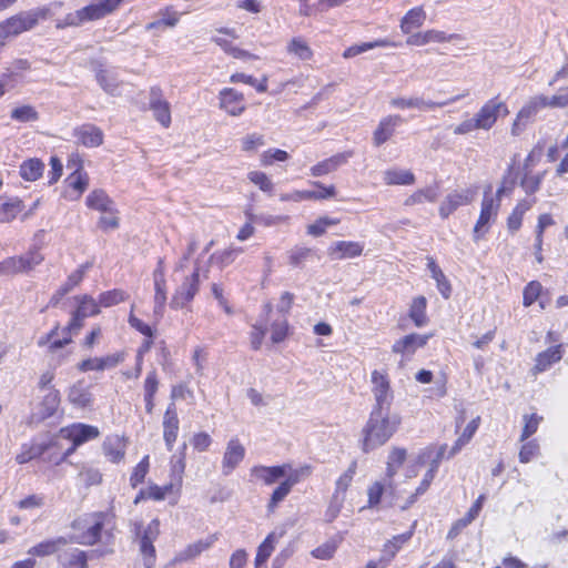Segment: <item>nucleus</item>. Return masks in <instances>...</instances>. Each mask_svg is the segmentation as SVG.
I'll return each instance as SVG.
<instances>
[{
	"label": "nucleus",
	"mask_w": 568,
	"mask_h": 568,
	"mask_svg": "<svg viewBox=\"0 0 568 568\" xmlns=\"http://www.w3.org/2000/svg\"><path fill=\"white\" fill-rule=\"evenodd\" d=\"M447 445L439 446L429 445L418 452L414 459V464L407 469V477L417 476L418 466H427L420 484L413 491H408L406 483L395 484L394 480L387 479L373 483L367 489L368 507H375L379 504L385 495L390 497V503L405 510L416 503L419 496L425 494L434 480L442 459L445 457Z\"/></svg>",
	"instance_id": "nucleus-1"
},
{
	"label": "nucleus",
	"mask_w": 568,
	"mask_h": 568,
	"mask_svg": "<svg viewBox=\"0 0 568 568\" xmlns=\"http://www.w3.org/2000/svg\"><path fill=\"white\" fill-rule=\"evenodd\" d=\"M250 473L252 481L262 483L266 486H271L280 479H283L273 490L267 504V509L273 511L277 505L290 495L295 485L311 476L312 467L310 465L293 467L292 464L277 466L256 465L251 468Z\"/></svg>",
	"instance_id": "nucleus-2"
},
{
	"label": "nucleus",
	"mask_w": 568,
	"mask_h": 568,
	"mask_svg": "<svg viewBox=\"0 0 568 568\" xmlns=\"http://www.w3.org/2000/svg\"><path fill=\"white\" fill-rule=\"evenodd\" d=\"M402 418L389 408L374 407L362 430V449L368 453L386 444L397 432Z\"/></svg>",
	"instance_id": "nucleus-3"
},
{
	"label": "nucleus",
	"mask_w": 568,
	"mask_h": 568,
	"mask_svg": "<svg viewBox=\"0 0 568 568\" xmlns=\"http://www.w3.org/2000/svg\"><path fill=\"white\" fill-rule=\"evenodd\" d=\"M513 186L514 180L508 182L505 179L495 195L487 192L484 194L480 204V213L473 230V237L475 242L484 239V236L489 232L490 226L497 220L503 194L510 191Z\"/></svg>",
	"instance_id": "nucleus-4"
},
{
	"label": "nucleus",
	"mask_w": 568,
	"mask_h": 568,
	"mask_svg": "<svg viewBox=\"0 0 568 568\" xmlns=\"http://www.w3.org/2000/svg\"><path fill=\"white\" fill-rule=\"evenodd\" d=\"M61 3H54L51 7L36 8L28 11H21L4 21L11 31V34H19L33 29L40 21L47 20L52 16V9L60 7Z\"/></svg>",
	"instance_id": "nucleus-5"
},
{
	"label": "nucleus",
	"mask_w": 568,
	"mask_h": 568,
	"mask_svg": "<svg viewBox=\"0 0 568 568\" xmlns=\"http://www.w3.org/2000/svg\"><path fill=\"white\" fill-rule=\"evenodd\" d=\"M103 514H92L81 518H78L72 525L71 541L92 545L99 537L101 529L104 525Z\"/></svg>",
	"instance_id": "nucleus-6"
},
{
	"label": "nucleus",
	"mask_w": 568,
	"mask_h": 568,
	"mask_svg": "<svg viewBox=\"0 0 568 568\" xmlns=\"http://www.w3.org/2000/svg\"><path fill=\"white\" fill-rule=\"evenodd\" d=\"M123 0H102L69 13L63 26H79L87 21H94L112 13Z\"/></svg>",
	"instance_id": "nucleus-7"
},
{
	"label": "nucleus",
	"mask_w": 568,
	"mask_h": 568,
	"mask_svg": "<svg viewBox=\"0 0 568 568\" xmlns=\"http://www.w3.org/2000/svg\"><path fill=\"white\" fill-rule=\"evenodd\" d=\"M136 536L140 540V552L143 556L146 568H152L155 561V548L153 542L160 535V521L153 519L146 527H135Z\"/></svg>",
	"instance_id": "nucleus-8"
},
{
	"label": "nucleus",
	"mask_w": 568,
	"mask_h": 568,
	"mask_svg": "<svg viewBox=\"0 0 568 568\" xmlns=\"http://www.w3.org/2000/svg\"><path fill=\"white\" fill-rule=\"evenodd\" d=\"M100 435L98 427L87 424H73L60 429L59 438L72 442L70 448L63 454L62 459L71 455L78 446L97 438Z\"/></svg>",
	"instance_id": "nucleus-9"
},
{
	"label": "nucleus",
	"mask_w": 568,
	"mask_h": 568,
	"mask_svg": "<svg viewBox=\"0 0 568 568\" xmlns=\"http://www.w3.org/2000/svg\"><path fill=\"white\" fill-rule=\"evenodd\" d=\"M200 286L199 270H194L190 275H184L180 284L176 285L170 306L174 310L185 307L196 295Z\"/></svg>",
	"instance_id": "nucleus-10"
},
{
	"label": "nucleus",
	"mask_w": 568,
	"mask_h": 568,
	"mask_svg": "<svg viewBox=\"0 0 568 568\" xmlns=\"http://www.w3.org/2000/svg\"><path fill=\"white\" fill-rule=\"evenodd\" d=\"M508 112V108L503 101L490 99L481 105L474 114V118L480 130L489 131L495 125L498 118L507 115Z\"/></svg>",
	"instance_id": "nucleus-11"
},
{
	"label": "nucleus",
	"mask_w": 568,
	"mask_h": 568,
	"mask_svg": "<svg viewBox=\"0 0 568 568\" xmlns=\"http://www.w3.org/2000/svg\"><path fill=\"white\" fill-rule=\"evenodd\" d=\"M372 393L375 399L374 407L389 408L393 400V390L388 375L381 371H373L371 374Z\"/></svg>",
	"instance_id": "nucleus-12"
},
{
	"label": "nucleus",
	"mask_w": 568,
	"mask_h": 568,
	"mask_svg": "<svg viewBox=\"0 0 568 568\" xmlns=\"http://www.w3.org/2000/svg\"><path fill=\"white\" fill-rule=\"evenodd\" d=\"M475 195L476 192L468 187L449 192L438 207L440 217L445 220L460 206L470 204L474 201Z\"/></svg>",
	"instance_id": "nucleus-13"
},
{
	"label": "nucleus",
	"mask_w": 568,
	"mask_h": 568,
	"mask_svg": "<svg viewBox=\"0 0 568 568\" xmlns=\"http://www.w3.org/2000/svg\"><path fill=\"white\" fill-rule=\"evenodd\" d=\"M463 97H464V94L454 97V98L449 99L448 101H444V102H435V101H430V100H425L420 97H409V98L396 97V98L390 99L389 104L393 108L399 109V110L417 109L420 111H432L437 108H443V106L447 105L448 103L456 102L457 100H459Z\"/></svg>",
	"instance_id": "nucleus-14"
},
{
	"label": "nucleus",
	"mask_w": 568,
	"mask_h": 568,
	"mask_svg": "<svg viewBox=\"0 0 568 568\" xmlns=\"http://www.w3.org/2000/svg\"><path fill=\"white\" fill-rule=\"evenodd\" d=\"M230 39H237L235 29L220 28L215 29L211 40L217 44L225 53L232 55L235 59H251L256 58L250 52L233 45Z\"/></svg>",
	"instance_id": "nucleus-15"
},
{
	"label": "nucleus",
	"mask_w": 568,
	"mask_h": 568,
	"mask_svg": "<svg viewBox=\"0 0 568 568\" xmlns=\"http://www.w3.org/2000/svg\"><path fill=\"white\" fill-rule=\"evenodd\" d=\"M154 283V310L153 313L158 317H162L168 300L166 280L163 260H159L158 266L153 272Z\"/></svg>",
	"instance_id": "nucleus-16"
},
{
	"label": "nucleus",
	"mask_w": 568,
	"mask_h": 568,
	"mask_svg": "<svg viewBox=\"0 0 568 568\" xmlns=\"http://www.w3.org/2000/svg\"><path fill=\"white\" fill-rule=\"evenodd\" d=\"M313 185L317 186L318 191L303 190V191H294L292 193H283L280 195V200L282 202L293 201V202H302V201H316V200H326L329 197H334L336 194V190L334 185L323 186L320 182H312Z\"/></svg>",
	"instance_id": "nucleus-17"
},
{
	"label": "nucleus",
	"mask_w": 568,
	"mask_h": 568,
	"mask_svg": "<svg viewBox=\"0 0 568 568\" xmlns=\"http://www.w3.org/2000/svg\"><path fill=\"white\" fill-rule=\"evenodd\" d=\"M245 447L237 438H232L225 448L222 459V471L224 475H230L244 459Z\"/></svg>",
	"instance_id": "nucleus-18"
},
{
	"label": "nucleus",
	"mask_w": 568,
	"mask_h": 568,
	"mask_svg": "<svg viewBox=\"0 0 568 568\" xmlns=\"http://www.w3.org/2000/svg\"><path fill=\"white\" fill-rule=\"evenodd\" d=\"M364 244L356 241H337L327 248V254L332 260L355 258L363 254Z\"/></svg>",
	"instance_id": "nucleus-19"
},
{
	"label": "nucleus",
	"mask_w": 568,
	"mask_h": 568,
	"mask_svg": "<svg viewBox=\"0 0 568 568\" xmlns=\"http://www.w3.org/2000/svg\"><path fill=\"white\" fill-rule=\"evenodd\" d=\"M68 400L77 408H91L93 404L91 386L83 379L75 382L68 390Z\"/></svg>",
	"instance_id": "nucleus-20"
},
{
	"label": "nucleus",
	"mask_w": 568,
	"mask_h": 568,
	"mask_svg": "<svg viewBox=\"0 0 568 568\" xmlns=\"http://www.w3.org/2000/svg\"><path fill=\"white\" fill-rule=\"evenodd\" d=\"M64 196L71 201H77L89 185V175L82 169H77L67 180Z\"/></svg>",
	"instance_id": "nucleus-21"
},
{
	"label": "nucleus",
	"mask_w": 568,
	"mask_h": 568,
	"mask_svg": "<svg viewBox=\"0 0 568 568\" xmlns=\"http://www.w3.org/2000/svg\"><path fill=\"white\" fill-rule=\"evenodd\" d=\"M242 93L231 88H225L220 92V106L232 116H239L245 110Z\"/></svg>",
	"instance_id": "nucleus-22"
},
{
	"label": "nucleus",
	"mask_w": 568,
	"mask_h": 568,
	"mask_svg": "<svg viewBox=\"0 0 568 568\" xmlns=\"http://www.w3.org/2000/svg\"><path fill=\"white\" fill-rule=\"evenodd\" d=\"M163 439L169 450L172 449L173 444L178 438L179 433V417L174 404H170L163 416Z\"/></svg>",
	"instance_id": "nucleus-23"
},
{
	"label": "nucleus",
	"mask_w": 568,
	"mask_h": 568,
	"mask_svg": "<svg viewBox=\"0 0 568 568\" xmlns=\"http://www.w3.org/2000/svg\"><path fill=\"white\" fill-rule=\"evenodd\" d=\"M59 404V393L57 390L49 389L42 397L41 402H39L34 407L32 418L40 422L51 417L57 412Z\"/></svg>",
	"instance_id": "nucleus-24"
},
{
	"label": "nucleus",
	"mask_w": 568,
	"mask_h": 568,
	"mask_svg": "<svg viewBox=\"0 0 568 568\" xmlns=\"http://www.w3.org/2000/svg\"><path fill=\"white\" fill-rule=\"evenodd\" d=\"M428 338V335L409 334L396 341L392 349L394 353L409 356L418 348L424 347Z\"/></svg>",
	"instance_id": "nucleus-25"
},
{
	"label": "nucleus",
	"mask_w": 568,
	"mask_h": 568,
	"mask_svg": "<svg viewBox=\"0 0 568 568\" xmlns=\"http://www.w3.org/2000/svg\"><path fill=\"white\" fill-rule=\"evenodd\" d=\"M399 115H387L383 118L373 134V142L376 146H381L388 141L395 133L396 126L402 123Z\"/></svg>",
	"instance_id": "nucleus-26"
},
{
	"label": "nucleus",
	"mask_w": 568,
	"mask_h": 568,
	"mask_svg": "<svg viewBox=\"0 0 568 568\" xmlns=\"http://www.w3.org/2000/svg\"><path fill=\"white\" fill-rule=\"evenodd\" d=\"M352 156H353V152H351V151L337 153V154L331 156L329 159H326V160L315 164L314 166H312L311 174L313 176H322V175L332 173L335 170H337L338 166L347 163V161Z\"/></svg>",
	"instance_id": "nucleus-27"
},
{
	"label": "nucleus",
	"mask_w": 568,
	"mask_h": 568,
	"mask_svg": "<svg viewBox=\"0 0 568 568\" xmlns=\"http://www.w3.org/2000/svg\"><path fill=\"white\" fill-rule=\"evenodd\" d=\"M78 142L87 148H97L103 143V132L93 124H83L74 132Z\"/></svg>",
	"instance_id": "nucleus-28"
},
{
	"label": "nucleus",
	"mask_w": 568,
	"mask_h": 568,
	"mask_svg": "<svg viewBox=\"0 0 568 568\" xmlns=\"http://www.w3.org/2000/svg\"><path fill=\"white\" fill-rule=\"evenodd\" d=\"M285 50L290 57L301 61H310L314 55L310 43L301 36L291 38L286 42Z\"/></svg>",
	"instance_id": "nucleus-29"
},
{
	"label": "nucleus",
	"mask_w": 568,
	"mask_h": 568,
	"mask_svg": "<svg viewBox=\"0 0 568 568\" xmlns=\"http://www.w3.org/2000/svg\"><path fill=\"white\" fill-rule=\"evenodd\" d=\"M23 210V203L16 196H0V223L13 221Z\"/></svg>",
	"instance_id": "nucleus-30"
},
{
	"label": "nucleus",
	"mask_w": 568,
	"mask_h": 568,
	"mask_svg": "<svg viewBox=\"0 0 568 568\" xmlns=\"http://www.w3.org/2000/svg\"><path fill=\"white\" fill-rule=\"evenodd\" d=\"M150 109L153 111L155 119L168 128L171 123V111L168 101L163 100L156 90L151 91Z\"/></svg>",
	"instance_id": "nucleus-31"
},
{
	"label": "nucleus",
	"mask_w": 568,
	"mask_h": 568,
	"mask_svg": "<svg viewBox=\"0 0 568 568\" xmlns=\"http://www.w3.org/2000/svg\"><path fill=\"white\" fill-rule=\"evenodd\" d=\"M284 536V531H272L267 535V537L264 539V541L258 546L256 557H255V566L256 568H260L262 565H264L267 559L271 557L272 552L275 549V546L278 544V541Z\"/></svg>",
	"instance_id": "nucleus-32"
},
{
	"label": "nucleus",
	"mask_w": 568,
	"mask_h": 568,
	"mask_svg": "<svg viewBox=\"0 0 568 568\" xmlns=\"http://www.w3.org/2000/svg\"><path fill=\"white\" fill-rule=\"evenodd\" d=\"M217 540L216 535L207 536L204 539L196 540L193 544H190L182 551L176 555L178 561H187L197 556H200L203 551L207 550L215 541Z\"/></svg>",
	"instance_id": "nucleus-33"
},
{
	"label": "nucleus",
	"mask_w": 568,
	"mask_h": 568,
	"mask_svg": "<svg viewBox=\"0 0 568 568\" xmlns=\"http://www.w3.org/2000/svg\"><path fill=\"white\" fill-rule=\"evenodd\" d=\"M126 442L115 435L110 436L104 440L103 450L106 458L114 464L120 463L125 455Z\"/></svg>",
	"instance_id": "nucleus-34"
},
{
	"label": "nucleus",
	"mask_w": 568,
	"mask_h": 568,
	"mask_svg": "<svg viewBox=\"0 0 568 568\" xmlns=\"http://www.w3.org/2000/svg\"><path fill=\"white\" fill-rule=\"evenodd\" d=\"M383 181L386 185H413L416 178L410 170L390 168L383 172Z\"/></svg>",
	"instance_id": "nucleus-35"
},
{
	"label": "nucleus",
	"mask_w": 568,
	"mask_h": 568,
	"mask_svg": "<svg viewBox=\"0 0 568 568\" xmlns=\"http://www.w3.org/2000/svg\"><path fill=\"white\" fill-rule=\"evenodd\" d=\"M479 423L480 417L477 416L466 425L462 434L458 436V438L449 449L447 458H452L455 455H457L463 449V447H465L470 442V439L473 438V436L475 435L479 427Z\"/></svg>",
	"instance_id": "nucleus-36"
},
{
	"label": "nucleus",
	"mask_w": 568,
	"mask_h": 568,
	"mask_svg": "<svg viewBox=\"0 0 568 568\" xmlns=\"http://www.w3.org/2000/svg\"><path fill=\"white\" fill-rule=\"evenodd\" d=\"M426 20V12L422 7L410 9L400 20V31L409 34L414 29L420 28Z\"/></svg>",
	"instance_id": "nucleus-37"
},
{
	"label": "nucleus",
	"mask_w": 568,
	"mask_h": 568,
	"mask_svg": "<svg viewBox=\"0 0 568 568\" xmlns=\"http://www.w3.org/2000/svg\"><path fill=\"white\" fill-rule=\"evenodd\" d=\"M58 559L62 568H87L85 552L78 548L60 554Z\"/></svg>",
	"instance_id": "nucleus-38"
},
{
	"label": "nucleus",
	"mask_w": 568,
	"mask_h": 568,
	"mask_svg": "<svg viewBox=\"0 0 568 568\" xmlns=\"http://www.w3.org/2000/svg\"><path fill=\"white\" fill-rule=\"evenodd\" d=\"M68 540L64 537L44 540L31 547L28 554L31 556L45 557L55 554L62 546L67 545Z\"/></svg>",
	"instance_id": "nucleus-39"
},
{
	"label": "nucleus",
	"mask_w": 568,
	"mask_h": 568,
	"mask_svg": "<svg viewBox=\"0 0 568 568\" xmlns=\"http://www.w3.org/2000/svg\"><path fill=\"white\" fill-rule=\"evenodd\" d=\"M438 199V186L428 185L423 189L416 190L405 200V205L413 206L425 202L434 203Z\"/></svg>",
	"instance_id": "nucleus-40"
},
{
	"label": "nucleus",
	"mask_w": 568,
	"mask_h": 568,
	"mask_svg": "<svg viewBox=\"0 0 568 568\" xmlns=\"http://www.w3.org/2000/svg\"><path fill=\"white\" fill-rule=\"evenodd\" d=\"M561 346H554L548 348L547 351L540 353L536 358V364L534 366V372L540 373L546 371L551 364L560 361L561 358Z\"/></svg>",
	"instance_id": "nucleus-41"
},
{
	"label": "nucleus",
	"mask_w": 568,
	"mask_h": 568,
	"mask_svg": "<svg viewBox=\"0 0 568 568\" xmlns=\"http://www.w3.org/2000/svg\"><path fill=\"white\" fill-rule=\"evenodd\" d=\"M87 206L100 212H109L113 207L112 200L102 190H94L87 196Z\"/></svg>",
	"instance_id": "nucleus-42"
},
{
	"label": "nucleus",
	"mask_w": 568,
	"mask_h": 568,
	"mask_svg": "<svg viewBox=\"0 0 568 568\" xmlns=\"http://www.w3.org/2000/svg\"><path fill=\"white\" fill-rule=\"evenodd\" d=\"M484 501L485 495H480L473 504V506L469 508L468 513L462 519L455 523V525L449 531V536L457 535L459 530L467 527L479 515Z\"/></svg>",
	"instance_id": "nucleus-43"
},
{
	"label": "nucleus",
	"mask_w": 568,
	"mask_h": 568,
	"mask_svg": "<svg viewBox=\"0 0 568 568\" xmlns=\"http://www.w3.org/2000/svg\"><path fill=\"white\" fill-rule=\"evenodd\" d=\"M428 268L430 271L432 277L436 281L437 288L443 297L448 298L452 293V286L446 278L445 274L440 270V267L436 264L433 257H428Z\"/></svg>",
	"instance_id": "nucleus-44"
},
{
	"label": "nucleus",
	"mask_w": 568,
	"mask_h": 568,
	"mask_svg": "<svg viewBox=\"0 0 568 568\" xmlns=\"http://www.w3.org/2000/svg\"><path fill=\"white\" fill-rule=\"evenodd\" d=\"M341 536H334L312 550V556L320 560H329L334 557L342 542Z\"/></svg>",
	"instance_id": "nucleus-45"
},
{
	"label": "nucleus",
	"mask_w": 568,
	"mask_h": 568,
	"mask_svg": "<svg viewBox=\"0 0 568 568\" xmlns=\"http://www.w3.org/2000/svg\"><path fill=\"white\" fill-rule=\"evenodd\" d=\"M426 305L427 301L424 296L415 297L410 304L409 317L417 327L427 323Z\"/></svg>",
	"instance_id": "nucleus-46"
},
{
	"label": "nucleus",
	"mask_w": 568,
	"mask_h": 568,
	"mask_svg": "<svg viewBox=\"0 0 568 568\" xmlns=\"http://www.w3.org/2000/svg\"><path fill=\"white\" fill-rule=\"evenodd\" d=\"M407 453L404 448H393L388 455L386 475L387 479L393 480L397 470L402 467L406 459Z\"/></svg>",
	"instance_id": "nucleus-47"
},
{
	"label": "nucleus",
	"mask_w": 568,
	"mask_h": 568,
	"mask_svg": "<svg viewBox=\"0 0 568 568\" xmlns=\"http://www.w3.org/2000/svg\"><path fill=\"white\" fill-rule=\"evenodd\" d=\"M10 118L20 123L36 122L39 120V113L34 106L30 104H21L13 108Z\"/></svg>",
	"instance_id": "nucleus-48"
},
{
	"label": "nucleus",
	"mask_w": 568,
	"mask_h": 568,
	"mask_svg": "<svg viewBox=\"0 0 568 568\" xmlns=\"http://www.w3.org/2000/svg\"><path fill=\"white\" fill-rule=\"evenodd\" d=\"M74 300L78 303L75 311L80 316L88 317L98 315L100 313L99 301H94L91 296L80 295L74 297Z\"/></svg>",
	"instance_id": "nucleus-49"
},
{
	"label": "nucleus",
	"mask_w": 568,
	"mask_h": 568,
	"mask_svg": "<svg viewBox=\"0 0 568 568\" xmlns=\"http://www.w3.org/2000/svg\"><path fill=\"white\" fill-rule=\"evenodd\" d=\"M180 13L168 8L164 11L159 13V18L149 23L146 29H163V28H173L179 22Z\"/></svg>",
	"instance_id": "nucleus-50"
},
{
	"label": "nucleus",
	"mask_w": 568,
	"mask_h": 568,
	"mask_svg": "<svg viewBox=\"0 0 568 568\" xmlns=\"http://www.w3.org/2000/svg\"><path fill=\"white\" fill-rule=\"evenodd\" d=\"M43 163L38 159H29L20 166V175L27 181L38 180L43 172Z\"/></svg>",
	"instance_id": "nucleus-51"
},
{
	"label": "nucleus",
	"mask_w": 568,
	"mask_h": 568,
	"mask_svg": "<svg viewBox=\"0 0 568 568\" xmlns=\"http://www.w3.org/2000/svg\"><path fill=\"white\" fill-rule=\"evenodd\" d=\"M179 490L173 481L164 486L151 485L145 490H142V496L153 500H163L168 495Z\"/></svg>",
	"instance_id": "nucleus-52"
},
{
	"label": "nucleus",
	"mask_w": 568,
	"mask_h": 568,
	"mask_svg": "<svg viewBox=\"0 0 568 568\" xmlns=\"http://www.w3.org/2000/svg\"><path fill=\"white\" fill-rule=\"evenodd\" d=\"M47 449V445L34 443L31 445H23L21 452L17 455L16 459L19 464H26L39 456Z\"/></svg>",
	"instance_id": "nucleus-53"
},
{
	"label": "nucleus",
	"mask_w": 568,
	"mask_h": 568,
	"mask_svg": "<svg viewBox=\"0 0 568 568\" xmlns=\"http://www.w3.org/2000/svg\"><path fill=\"white\" fill-rule=\"evenodd\" d=\"M356 468H357V463H356V460H353L349 464L348 468L336 480V488H335V493H334L335 495L345 497V493L353 481L354 475L356 473Z\"/></svg>",
	"instance_id": "nucleus-54"
},
{
	"label": "nucleus",
	"mask_w": 568,
	"mask_h": 568,
	"mask_svg": "<svg viewBox=\"0 0 568 568\" xmlns=\"http://www.w3.org/2000/svg\"><path fill=\"white\" fill-rule=\"evenodd\" d=\"M247 179L251 183L256 185L262 192L271 194L274 190V183L270 179V176L262 171H250L247 173Z\"/></svg>",
	"instance_id": "nucleus-55"
},
{
	"label": "nucleus",
	"mask_w": 568,
	"mask_h": 568,
	"mask_svg": "<svg viewBox=\"0 0 568 568\" xmlns=\"http://www.w3.org/2000/svg\"><path fill=\"white\" fill-rule=\"evenodd\" d=\"M544 108H549L548 97L540 94L531 98L520 111L532 120Z\"/></svg>",
	"instance_id": "nucleus-56"
},
{
	"label": "nucleus",
	"mask_w": 568,
	"mask_h": 568,
	"mask_svg": "<svg viewBox=\"0 0 568 568\" xmlns=\"http://www.w3.org/2000/svg\"><path fill=\"white\" fill-rule=\"evenodd\" d=\"M412 537V532L402 534L394 537L384 546V555L383 560L389 561L396 552L402 548V546Z\"/></svg>",
	"instance_id": "nucleus-57"
},
{
	"label": "nucleus",
	"mask_w": 568,
	"mask_h": 568,
	"mask_svg": "<svg viewBox=\"0 0 568 568\" xmlns=\"http://www.w3.org/2000/svg\"><path fill=\"white\" fill-rule=\"evenodd\" d=\"M288 159V153L281 149H268L260 155V162L262 166H271L275 162H285Z\"/></svg>",
	"instance_id": "nucleus-58"
},
{
	"label": "nucleus",
	"mask_w": 568,
	"mask_h": 568,
	"mask_svg": "<svg viewBox=\"0 0 568 568\" xmlns=\"http://www.w3.org/2000/svg\"><path fill=\"white\" fill-rule=\"evenodd\" d=\"M339 222V219L322 216L307 226V233L313 236H321L326 232L327 227L337 225Z\"/></svg>",
	"instance_id": "nucleus-59"
},
{
	"label": "nucleus",
	"mask_w": 568,
	"mask_h": 568,
	"mask_svg": "<svg viewBox=\"0 0 568 568\" xmlns=\"http://www.w3.org/2000/svg\"><path fill=\"white\" fill-rule=\"evenodd\" d=\"M185 470V454L182 452L179 456L171 459V477L172 481L180 488Z\"/></svg>",
	"instance_id": "nucleus-60"
},
{
	"label": "nucleus",
	"mask_w": 568,
	"mask_h": 568,
	"mask_svg": "<svg viewBox=\"0 0 568 568\" xmlns=\"http://www.w3.org/2000/svg\"><path fill=\"white\" fill-rule=\"evenodd\" d=\"M128 297L126 293L122 290H112L100 294L99 304L102 307H111L116 305Z\"/></svg>",
	"instance_id": "nucleus-61"
},
{
	"label": "nucleus",
	"mask_w": 568,
	"mask_h": 568,
	"mask_svg": "<svg viewBox=\"0 0 568 568\" xmlns=\"http://www.w3.org/2000/svg\"><path fill=\"white\" fill-rule=\"evenodd\" d=\"M98 81L105 92L111 95H119V82L115 77L109 71H101L98 74Z\"/></svg>",
	"instance_id": "nucleus-62"
},
{
	"label": "nucleus",
	"mask_w": 568,
	"mask_h": 568,
	"mask_svg": "<svg viewBox=\"0 0 568 568\" xmlns=\"http://www.w3.org/2000/svg\"><path fill=\"white\" fill-rule=\"evenodd\" d=\"M89 265H82L73 273H71L67 280V282L59 288L60 295H65L73 287L79 285V283L83 280L84 273L88 270Z\"/></svg>",
	"instance_id": "nucleus-63"
},
{
	"label": "nucleus",
	"mask_w": 568,
	"mask_h": 568,
	"mask_svg": "<svg viewBox=\"0 0 568 568\" xmlns=\"http://www.w3.org/2000/svg\"><path fill=\"white\" fill-rule=\"evenodd\" d=\"M20 258L23 272H29L42 263L43 255L38 248H32L24 255H21Z\"/></svg>",
	"instance_id": "nucleus-64"
}]
</instances>
